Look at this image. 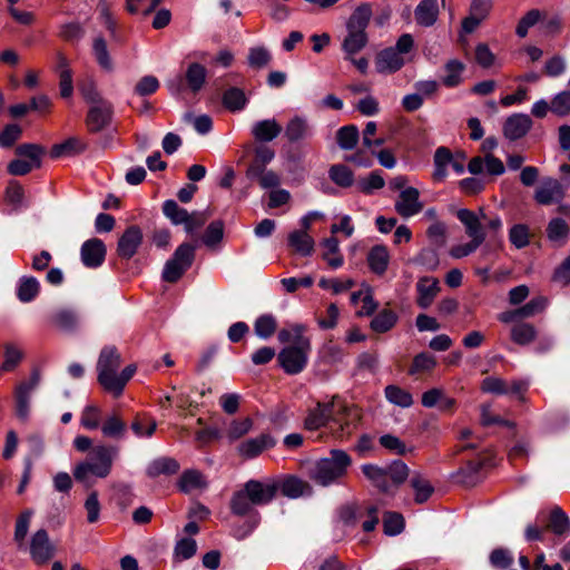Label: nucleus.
Returning a JSON list of instances; mask_svg holds the SVG:
<instances>
[{
    "mask_svg": "<svg viewBox=\"0 0 570 570\" xmlns=\"http://www.w3.org/2000/svg\"><path fill=\"white\" fill-rule=\"evenodd\" d=\"M72 444L81 453L90 450L89 456L73 468V476L81 483H88L91 476L106 479L111 473L114 462L120 453L118 445L106 443L92 445V440L86 435H77Z\"/></svg>",
    "mask_w": 570,
    "mask_h": 570,
    "instance_id": "nucleus-1",
    "label": "nucleus"
},
{
    "mask_svg": "<svg viewBox=\"0 0 570 570\" xmlns=\"http://www.w3.org/2000/svg\"><path fill=\"white\" fill-rule=\"evenodd\" d=\"M121 364V355L115 346H105L97 361L99 384L116 396L120 395L127 382L136 373V365L130 364L118 372Z\"/></svg>",
    "mask_w": 570,
    "mask_h": 570,
    "instance_id": "nucleus-2",
    "label": "nucleus"
},
{
    "mask_svg": "<svg viewBox=\"0 0 570 570\" xmlns=\"http://www.w3.org/2000/svg\"><path fill=\"white\" fill-rule=\"evenodd\" d=\"M279 490L278 481L268 479L265 481L249 480L244 488L236 492L230 500V510L236 515L254 513L253 507L271 503Z\"/></svg>",
    "mask_w": 570,
    "mask_h": 570,
    "instance_id": "nucleus-3",
    "label": "nucleus"
},
{
    "mask_svg": "<svg viewBox=\"0 0 570 570\" xmlns=\"http://www.w3.org/2000/svg\"><path fill=\"white\" fill-rule=\"evenodd\" d=\"M353 464L352 456L344 450L333 449L328 455L316 460L308 470L309 479L321 487L340 484L347 476Z\"/></svg>",
    "mask_w": 570,
    "mask_h": 570,
    "instance_id": "nucleus-4",
    "label": "nucleus"
},
{
    "mask_svg": "<svg viewBox=\"0 0 570 570\" xmlns=\"http://www.w3.org/2000/svg\"><path fill=\"white\" fill-rule=\"evenodd\" d=\"M361 470L372 485L383 493H391L392 488H399L409 476V468L401 460L385 466L365 463L361 465Z\"/></svg>",
    "mask_w": 570,
    "mask_h": 570,
    "instance_id": "nucleus-5",
    "label": "nucleus"
},
{
    "mask_svg": "<svg viewBox=\"0 0 570 570\" xmlns=\"http://www.w3.org/2000/svg\"><path fill=\"white\" fill-rule=\"evenodd\" d=\"M372 17L371 6L367 3L357 7L347 21V35L343 40L342 49L346 58L360 52L367 43L365 32Z\"/></svg>",
    "mask_w": 570,
    "mask_h": 570,
    "instance_id": "nucleus-6",
    "label": "nucleus"
},
{
    "mask_svg": "<svg viewBox=\"0 0 570 570\" xmlns=\"http://www.w3.org/2000/svg\"><path fill=\"white\" fill-rule=\"evenodd\" d=\"M309 352V338L303 335L302 326L296 325L295 345L283 348L278 354V362L287 374H298L305 368Z\"/></svg>",
    "mask_w": 570,
    "mask_h": 570,
    "instance_id": "nucleus-7",
    "label": "nucleus"
},
{
    "mask_svg": "<svg viewBox=\"0 0 570 570\" xmlns=\"http://www.w3.org/2000/svg\"><path fill=\"white\" fill-rule=\"evenodd\" d=\"M362 412L357 406H346L332 416L327 430L338 441L348 440L360 428Z\"/></svg>",
    "mask_w": 570,
    "mask_h": 570,
    "instance_id": "nucleus-8",
    "label": "nucleus"
},
{
    "mask_svg": "<svg viewBox=\"0 0 570 570\" xmlns=\"http://www.w3.org/2000/svg\"><path fill=\"white\" fill-rule=\"evenodd\" d=\"M196 246L190 243L180 244L163 269V279L168 283H176L185 272L193 265Z\"/></svg>",
    "mask_w": 570,
    "mask_h": 570,
    "instance_id": "nucleus-9",
    "label": "nucleus"
},
{
    "mask_svg": "<svg viewBox=\"0 0 570 570\" xmlns=\"http://www.w3.org/2000/svg\"><path fill=\"white\" fill-rule=\"evenodd\" d=\"M39 371H32L29 380L19 383L14 391L16 414L21 421H27L30 413L31 394L40 384Z\"/></svg>",
    "mask_w": 570,
    "mask_h": 570,
    "instance_id": "nucleus-10",
    "label": "nucleus"
},
{
    "mask_svg": "<svg viewBox=\"0 0 570 570\" xmlns=\"http://www.w3.org/2000/svg\"><path fill=\"white\" fill-rule=\"evenodd\" d=\"M566 197L564 186L556 178H544L534 191V200L539 205L560 204Z\"/></svg>",
    "mask_w": 570,
    "mask_h": 570,
    "instance_id": "nucleus-11",
    "label": "nucleus"
},
{
    "mask_svg": "<svg viewBox=\"0 0 570 570\" xmlns=\"http://www.w3.org/2000/svg\"><path fill=\"white\" fill-rule=\"evenodd\" d=\"M29 551L32 560L38 564L46 563L53 557L55 547L45 529L32 534Z\"/></svg>",
    "mask_w": 570,
    "mask_h": 570,
    "instance_id": "nucleus-12",
    "label": "nucleus"
},
{
    "mask_svg": "<svg viewBox=\"0 0 570 570\" xmlns=\"http://www.w3.org/2000/svg\"><path fill=\"white\" fill-rule=\"evenodd\" d=\"M142 243V232L136 225L129 226L120 236L117 244V254L122 259H130Z\"/></svg>",
    "mask_w": 570,
    "mask_h": 570,
    "instance_id": "nucleus-13",
    "label": "nucleus"
},
{
    "mask_svg": "<svg viewBox=\"0 0 570 570\" xmlns=\"http://www.w3.org/2000/svg\"><path fill=\"white\" fill-rule=\"evenodd\" d=\"M112 106L108 101L94 105L88 110L86 117V125L91 132H98L106 128L111 120Z\"/></svg>",
    "mask_w": 570,
    "mask_h": 570,
    "instance_id": "nucleus-14",
    "label": "nucleus"
},
{
    "mask_svg": "<svg viewBox=\"0 0 570 570\" xmlns=\"http://www.w3.org/2000/svg\"><path fill=\"white\" fill-rule=\"evenodd\" d=\"M80 256L86 267L97 268L105 261L106 246L101 239L90 238L81 245Z\"/></svg>",
    "mask_w": 570,
    "mask_h": 570,
    "instance_id": "nucleus-15",
    "label": "nucleus"
},
{
    "mask_svg": "<svg viewBox=\"0 0 570 570\" xmlns=\"http://www.w3.org/2000/svg\"><path fill=\"white\" fill-rule=\"evenodd\" d=\"M419 198L420 193L416 188L406 187L400 193V196L395 202V210L404 218L419 214L423 208Z\"/></svg>",
    "mask_w": 570,
    "mask_h": 570,
    "instance_id": "nucleus-16",
    "label": "nucleus"
},
{
    "mask_svg": "<svg viewBox=\"0 0 570 570\" xmlns=\"http://www.w3.org/2000/svg\"><path fill=\"white\" fill-rule=\"evenodd\" d=\"M314 135V129L308 119L304 116L292 117L285 127V137L289 142H299L311 139Z\"/></svg>",
    "mask_w": 570,
    "mask_h": 570,
    "instance_id": "nucleus-17",
    "label": "nucleus"
},
{
    "mask_svg": "<svg viewBox=\"0 0 570 570\" xmlns=\"http://www.w3.org/2000/svg\"><path fill=\"white\" fill-rule=\"evenodd\" d=\"M532 127V119L525 114H513L503 124V135L509 140L524 137Z\"/></svg>",
    "mask_w": 570,
    "mask_h": 570,
    "instance_id": "nucleus-18",
    "label": "nucleus"
},
{
    "mask_svg": "<svg viewBox=\"0 0 570 570\" xmlns=\"http://www.w3.org/2000/svg\"><path fill=\"white\" fill-rule=\"evenodd\" d=\"M334 415L333 403H321L318 402L315 407L311 409L304 421L306 430L315 431L330 424L332 416Z\"/></svg>",
    "mask_w": 570,
    "mask_h": 570,
    "instance_id": "nucleus-19",
    "label": "nucleus"
},
{
    "mask_svg": "<svg viewBox=\"0 0 570 570\" xmlns=\"http://www.w3.org/2000/svg\"><path fill=\"white\" fill-rule=\"evenodd\" d=\"M409 487L413 492L414 502L417 504L425 503L434 493V487L429 478L420 472H409Z\"/></svg>",
    "mask_w": 570,
    "mask_h": 570,
    "instance_id": "nucleus-20",
    "label": "nucleus"
},
{
    "mask_svg": "<svg viewBox=\"0 0 570 570\" xmlns=\"http://www.w3.org/2000/svg\"><path fill=\"white\" fill-rule=\"evenodd\" d=\"M276 444L274 438L269 434H261L256 438L248 439L238 445V453L246 458L253 459L262 452L273 448Z\"/></svg>",
    "mask_w": 570,
    "mask_h": 570,
    "instance_id": "nucleus-21",
    "label": "nucleus"
},
{
    "mask_svg": "<svg viewBox=\"0 0 570 570\" xmlns=\"http://www.w3.org/2000/svg\"><path fill=\"white\" fill-rule=\"evenodd\" d=\"M100 431L104 438L120 441L127 434V423L120 414L114 412L104 417Z\"/></svg>",
    "mask_w": 570,
    "mask_h": 570,
    "instance_id": "nucleus-22",
    "label": "nucleus"
},
{
    "mask_svg": "<svg viewBox=\"0 0 570 570\" xmlns=\"http://www.w3.org/2000/svg\"><path fill=\"white\" fill-rule=\"evenodd\" d=\"M407 60L389 47L377 55L375 66L380 73H393L399 71Z\"/></svg>",
    "mask_w": 570,
    "mask_h": 570,
    "instance_id": "nucleus-23",
    "label": "nucleus"
},
{
    "mask_svg": "<svg viewBox=\"0 0 570 570\" xmlns=\"http://www.w3.org/2000/svg\"><path fill=\"white\" fill-rule=\"evenodd\" d=\"M56 71L59 76V90L62 98H70L73 94L72 71L67 57L62 52H58Z\"/></svg>",
    "mask_w": 570,
    "mask_h": 570,
    "instance_id": "nucleus-24",
    "label": "nucleus"
},
{
    "mask_svg": "<svg viewBox=\"0 0 570 570\" xmlns=\"http://www.w3.org/2000/svg\"><path fill=\"white\" fill-rule=\"evenodd\" d=\"M274 157L275 151L271 147L265 145L256 146L254 149V158L246 170V177L254 180L255 176L261 174L262 169H265Z\"/></svg>",
    "mask_w": 570,
    "mask_h": 570,
    "instance_id": "nucleus-25",
    "label": "nucleus"
},
{
    "mask_svg": "<svg viewBox=\"0 0 570 570\" xmlns=\"http://www.w3.org/2000/svg\"><path fill=\"white\" fill-rule=\"evenodd\" d=\"M250 132L256 141L268 142L279 136L282 126L274 118L264 119L256 121L252 126Z\"/></svg>",
    "mask_w": 570,
    "mask_h": 570,
    "instance_id": "nucleus-26",
    "label": "nucleus"
},
{
    "mask_svg": "<svg viewBox=\"0 0 570 570\" xmlns=\"http://www.w3.org/2000/svg\"><path fill=\"white\" fill-rule=\"evenodd\" d=\"M283 495L289 499H296L302 495H311L313 488L311 484L297 476L288 475L282 482H278Z\"/></svg>",
    "mask_w": 570,
    "mask_h": 570,
    "instance_id": "nucleus-27",
    "label": "nucleus"
},
{
    "mask_svg": "<svg viewBox=\"0 0 570 570\" xmlns=\"http://www.w3.org/2000/svg\"><path fill=\"white\" fill-rule=\"evenodd\" d=\"M456 217L464 225L465 233L471 239L485 240V233L481 226L478 214L470 209L462 208L458 210Z\"/></svg>",
    "mask_w": 570,
    "mask_h": 570,
    "instance_id": "nucleus-28",
    "label": "nucleus"
},
{
    "mask_svg": "<svg viewBox=\"0 0 570 570\" xmlns=\"http://www.w3.org/2000/svg\"><path fill=\"white\" fill-rule=\"evenodd\" d=\"M417 299L416 303L422 308H428L434 297L436 296L439 288V282L434 277H422L416 284Z\"/></svg>",
    "mask_w": 570,
    "mask_h": 570,
    "instance_id": "nucleus-29",
    "label": "nucleus"
},
{
    "mask_svg": "<svg viewBox=\"0 0 570 570\" xmlns=\"http://www.w3.org/2000/svg\"><path fill=\"white\" fill-rule=\"evenodd\" d=\"M415 21L419 26L431 27L433 26L439 17V4L436 0H422L416 6Z\"/></svg>",
    "mask_w": 570,
    "mask_h": 570,
    "instance_id": "nucleus-30",
    "label": "nucleus"
},
{
    "mask_svg": "<svg viewBox=\"0 0 570 570\" xmlns=\"http://www.w3.org/2000/svg\"><path fill=\"white\" fill-rule=\"evenodd\" d=\"M390 263V253L384 245L373 246L367 254V264L370 269L381 276L383 275Z\"/></svg>",
    "mask_w": 570,
    "mask_h": 570,
    "instance_id": "nucleus-31",
    "label": "nucleus"
},
{
    "mask_svg": "<svg viewBox=\"0 0 570 570\" xmlns=\"http://www.w3.org/2000/svg\"><path fill=\"white\" fill-rule=\"evenodd\" d=\"M87 144L79 137H70L60 144L52 146L50 156L52 158L76 156L85 151Z\"/></svg>",
    "mask_w": 570,
    "mask_h": 570,
    "instance_id": "nucleus-32",
    "label": "nucleus"
},
{
    "mask_svg": "<svg viewBox=\"0 0 570 570\" xmlns=\"http://www.w3.org/2000/svg\"><path fill=\"white\" fill-rule=\"evenodd\" d=\"M80 322L79 315L75 309L60 308L51 316V323L61 331H73Z\"/></svg>",
    "mask_w": 570,
    "mask_h": 570,
    "instance_id": "nucleus-33",
    "label": "nucleus"
},
{
    "mask_svg": "<svg viewBox=\"0 0 570 570\" xmlns=\"http://www.w3.org/2000/svg\"><path fill=\"white\" fill-rule=\"evenodd\" d=\"M548 529L556 535L567 537L570 534V519L559 507L550 511Z\"/></svg>",
    "mask_w": 570,
    "mask_h": 570,
    "instance_id": "nucleus-34",
    "label": "nucleus"
},
{
    "mask_svg": "<svg viewBox=\"0 0 570 570\" xmlns=\"http://www.w3.org/2000/svg\"><path fill=\"white\" fill-rule=\"evenodd\" d=\"M569 225L562 218H552L547 226L548 239L557 246H562L569 236Z\"/></svg>",
    "mask_w": 570,
    "mask_h": 570,
    "instance_id": "nucleus-35",
    "label": "nucleus"
},
{
    "mask_svg": "<svg viewBox=\"0 0 570 570\" xmlns=\"http://www.w3.org/2000/svg\"><path fill=\"white\" fill-rule=\"evenodd\" d=\"M533 236L530 226L523 223L514 224L509 229V240L517 249L527 247Z\"/></svg>",
    "mask_w": 570,
    "mask_h": 570,
    "instance_id": "nucleus-36",
    "label": "nucleus"
},
{
    "mask_svg": "<svg viewBox=\"0 0 570 570\" xmlns=\"http://www.w3.org/2000/svg\"><path fill=\"white\" fill-rule=\"evenodd\" d=\"M40 292V283L36 277L23 276L19 279L17 287V296L20 302L29 303L32 302Z\"/></svg>",
    "mask_w": 570,
    "mask_h": 570,
    "instance_id": "nucleus-37",
    "label": "nucleus"
},
{
    "mask_svg": "<svg viewBox=\"0 0 570 570\" xmlns=\"http://www.w3.org/2000/svg\"><path fill=\"white\" fill-rule=\"evenodd\" d=\"M537 328L530 323H517L511 327V340L521 346L529 345L537 338Z\"/></svg>",
    "mask_w": 570,
    "mask_h": 570,
    "instance_id": "nucleus-38",
    "label": "nucleus"
},
{
    "mask_svg": "<svg viewBox=\"0 0 570 570\" xmlns=\"http://www.w3.org/2000/svg\"><path fill=\"white\" fill-rule=\"evenodd\" d=\"M465 69L463 62L452 59L449 60L444 66V76L442 77V83L448 88H453L462 82V73Z\"/></svg>",
    "mask_w": 570,
    "mask_h": 570,
    "instance_id": "nucleus-39",
    "label": "nucleus"
},
{
    "mask_svg": "<svg viewBox=\"0 0 570 570\" xmlns=\"http://www.w3.org/2000/svg\"><path fill=\"white\" fill-rule=\"evenodd\" d=\"M289 245L301 255L309 256L314 249V239L305 230H294L288 236Z\"/></svg>",
    "mask_w": 570,
    "mask_h": 570,
    "instance_id": "nucleus-40",
    "label": "nucleus"
},
{
    "mask_svg": "<svg viewBox=\"0 0 570 570\" xmlns=\"http://www.w3.org/2000/svg\"><path fill=\"white\" fill-rule=\"evenodd\" d=\"M179 470V464L171 458H159L150 462L147 468V474L150 478L159 476L160 474H175Z\"/></svg>",
    "mask_w": 570,
    "mask_h": 570,
    "instance_id": "nucleus-41",
    "label": "nucleus"
},
{
    "mask_svg": "<svg viewBox=\"0 0 570 570\" xmlns=\"http://www.w3.org/2000/svg\"><path fill=\"white\" fill-rule=\"evenodd\" d=\"M207 71L204 66L197 62H193L188 66L185 75V79L188 88L194 92H198L205 81H206Z\"/></svg>",
    "mask_w": 570,
    "mask_h": 570,
    "instance_id": "nucleus-42",
    "label": "nucleus"
},
{
    "mask_svg": "<svg viewBox=\"0 0 570 570\" xmlns=\"http://www.w3.org/2000/svg\"><path fill=\"white\" fill-rule=\"evenodd\" d=\"M453 155L446 147H439L434 154V171L433 178L438 181L443 180L446 177V169L452 161Z\"/></svg>",
    "mask_w": 570,
    "mask_h": 570,
    "instance_id": "nucleus-43",
    "label": "nucleus"
},
{
    "mask_svg": "<svg viewBox=\"0 0 570 570\" xmlns=\"http://www.w3.org/2000/svg\"><path fill=\"white\" fill-rule=\"evenodd\" d=\"M104 421L101 409L95 404L83 407L80 414V425L86 430H97L101 428Z\"/></svg>",
    "mask_w": 570,
    "mask_h": 570,
    "instance_id": "nucleus-44",
    "label": "nucleus"
},
{
    "mask_svg": "<svg viewBox=\"0 0 570 570\" xmlns=\"http://www.w3.org/2000/svg\"><path fill=\"white\" fill-rule=\"evenodd\" d=\"M399 317L392 309H382L371 322V328L376 333H386L392 330Z\"/></svg>",
    "mask_w": 570,
    "mask_h": 570,
    "instance_id": "nucleus-45",
    "label": "nucleus"
},
{
    "mask_svg": "<svg viewBox=\"0 0 570 570\" xmlns=\"http://www.w3.org/2000/svg\"><path fill=\"white\" fill-rule=\"evenodd\" d=\"M325 248V253L323 254V259L326 261L328 266L333 269H337L343 265V256L340 254L338 249V240L335 237L326 238L322 243Z\"/></svg>",
    "mask_w": 570,
    "mask_h": 570,
    "instance_id": "nucleus-46",
    "label": "nucleus"
},
{
    "mask_svg": "<svg viewBox=\"0 0 570 570\" xmlns=\"http://www.w3.org/2000/svg\"><path fill=\"white\" fill-rule=\"evenodd\" d=\"M23 358V352L17 345L7 343L3 346V363L1 371L12 372Z\"/></svg>",
    "mask_w": 570,
    "mask_h": 570,
    "instance_id": "nucleus-47",
    "label": "nucleus"
},
{
    "mask_svg": "<svg viewBox=\"0 0 570 570\" xmlns=\"http://www.w3.org/2000/svg\"><path fill=\"white\" fill-rule=\"evenodd\" d=\"M32 515L33 511L28 509L21 512L20 515L17 518L13 539L19 549L26 547L24 540L30 527Z\"/></svg>",
    "mask_w": 570,
    "mask_h": 570,
    "instance_id": "nucleus-48",
    "label": "nucleus"
},
{
    "mask_svg": "<svg viewBox=\"0 0 570 570\" xmlns=\"http://www.w3.org/2000/svg\"><path fill=\"white\" fill-rule=\"evenodd\" d=\"M386 400L401 407H410L413 404V397L410 392L397 385H387L384 390Z\"/></svg>",
    "mask_w": 570,
    "mask_h": 570,
    "instance_id": "nucleus-49",
    "label": "nucleus"
},
{
    "mask_svg": "<svg viewBox=\"0 0 570 570\" xmlns=\"http://www.w3.org/2000/svg\"><path fill=\"white\" fill-rule=\"evenodd\" d=\"M277 328V321L271 314L261 315L254 323L255 334L263 340H267L274 335Z\"/></svg>",
    "mask_w": 570,
    "mask_h": 570,
    "instance_id": "nucleus-50",
    "label": "nucleus"
},
{
    "mask_svg": "<svg viewBox=\"0 0 570 570\" xmlns=\"http://www.w3.org/2000/svg\"><path fill=\"white\" fill-rule=\"evenodd\" d=\"M223 104L230 111H239L245 108L247 98L242 89L233 87L224 92Z\"/></svg>",
    "mask_w": 570,
    "mask_h": 570,
    "instance_id": "nucleus-51",
    "label": "nucleus"
},
{
    "mask_svg": "<svg viewBox=\"0 0 570 570\" xmlns=\"http://www.w3.org/2000/svg\"><path fill=\"white\" fill-rule=\"evenodd\" d=\"M328 176L333 183L343 188H348L354 183L353 171L345 165H333Z\"/></svg>",
    "mask_w": 570,
    "mask_h": 570,
    "instance_id": "nucleus-52",
    "label": "nucleus"
},
{
    "mask_svg": "<svg viewBox=\"0 0 570 570\" xmlns=\"http://www.w3.org/2000/svg\"><path fill=\"white\" fill-rule=\"evenodd\" d=\"M358 129L354 125L344 126L337 131V144L344 150L353 149L358 141Z\"/></svg>",
    "mask_w": 570,
    "mask_h": 570,
    "instance_id": "nucleus-53",
    "label": "nucleus"
},
{
    "mask_svg": "<svg viewBox=\"0 0 570 570\" xmlns=\"http://www.w3.org/2000/svg\"><path fill=\"white\" fill-rule=\"evenodd\" d=\"M92 50L99 66L107 71H112L114 65L108 52L106 40L101 37L96 38L94 40Z\"/></svg>",
    "mask_w": 570,
    "mask_h": 570,
    "instance_id": "nucleus-54",
    "label": "nucleus"
},
{
    "mask_svg": "<svg viewBox=\"0 0 570 570\" xmlns=\"http://www.w3.org/2000/svg\"><path fill=\"white\" fill-rule=\"evenodd\" d=\"M16 153L19 157L26 158L35 167H40L43 148L35 144H23L17 147Z\"/></svg>",
    "mask_w": 570,
    "mask_h": 570,
    "instance_id": "nucleus-55",
    "label": "nucleus"
},
{
    "mask_svg": "<svg viewBox=\"0 0 570 570\" xmlns=\"http://www.w3.org/2000/svg\"><path fill=\"white\" fill-rule=\"evenodd\" d=\"M253 428V421L249 417L233 420L226 429V436L234 442L246 435Z\"/></svg>",
    "mask_w": 570,
    "mask_h": 570,
    "instance_id": "nucleus-56",
    "label": "nucleus"
},
{
    "mask_svg": "<svg viewBox=\"0 0 570 570\" xmlns=\"http://www.w3.org/2000/svg\"><path fill=\"white\" fill-rule=\"evenodd\" d=\"M206 482L203 474L196 470L185 471L179 480V488L184 492L204 488Z\"/></svg>",
    "mask_w": 570,
    "mask_h": 570,
    "instance_id": "nucleus-57",
    "label": "nucleus"
},
{
    "mask_svg": "<svg viewBox=\"0 0 570 570\" xmlns=\"http://www.w3.org/2000/svg\"><path fill=\"white\" fill-rule=\"evenodd\" d=\"M271 60H272L271 52L268 51L267 48H265L263 46L253 47L248 51L247 61L252 68H255V69L264 68V67L268 66Z\"/></svg>",
    "mask_w": 570,
    "mask_h": 570,
    "instance_id": "nucleus-58",
    "label": "nucleus"
},
{
    "mask_svg": "<svg viewBox=\"0 0 570 570\" xmlns=\"http://www.w3.org/2000/svg\"><path fill=\"white\" fill-rule=\"evenodd\" d=\"M164 215L170 219L174 225H180L187 220L188 212L178 206L175 200H166L163 205Z\"/></svg>",
    "mask_w": 570,
    "mask_h": 570,
    "instance_id": "nucleus-59",
    "label": "nucleus"
},
{
    "mask_svg": "<svg viewBox=\"0 0 570 570\" xmlns=\"http://www.w3.org/2000/svg\"><path fill=\"white\" fill-rule=\"evenodd\" d=\"M130 428L136 436L150 438L157 429V423L147 417L136 416L131 422Z\"/></svg>",
    "mask_w": 570,
    "mask_h": 570,
    "instance_id": "nucleus-60",
    "label": "nucleus"
},
{
    "mask_svg": "<svg viewBox=\"0 0 570 570\" xmlns=\"http://www.w3.org/2000/svg\"><path fill=\"white\" fill-rule=\"evenodd\" d=\"M384 533L387 535H396L404 529V519L397 512H387L383 519Z\"/></svg>",
    "mask_w": 570,
    "mask_h": 570,
    "instance_id": "nucleus-61",
    "label": "nucleus"
},
{
    "mask_svg": "<svg viewBox=\"0 0 570 570\" xmlns=\"http://www.w3.org/2000/svg\"><path fill=\"white\" fill-rule=\"evenodd\" d=\"M481 390L498 395L509 394V383L500 377L489 376L482 381Z\"/></svg>",
    "mask_w": 570,
    "mask_h": 570,
    "instance_id": "nucleus-62",
    "label": "nucleus"
},
{
    "mask_svg": "<svg viewBox=\"0 0 570 570\" xmlns=\"http://www.w3.org/2000/svg\"><path fill=\"white\" fill-rule=\"evenodd\" d=\"M550 110L558 116H567L570 114V91L564 90L557 94L550 104Z\"/></svg>",
    "mask_w": 570,
    "mask_h": 570,
    "instance_id": "nucleus-63",
    "label": "nucleus"
},
{
    "mask_svg": "<svg viewBox=\"0 0 570 570\" xmlns=\"http://www.w3.org/2000/svg\"><path fill=\"white\" fill-rule=\"evenodd\" d=\"M224 235V225L220 220L212 222L203 236V243L213 247L218 244L223 239Z\"/></svg>",
    "mask_w": 570,
    "mask_h": 570,
    "instance_id": "nucleus-64",
    "label": "nucleus"
}]
</instances>
